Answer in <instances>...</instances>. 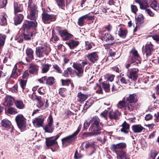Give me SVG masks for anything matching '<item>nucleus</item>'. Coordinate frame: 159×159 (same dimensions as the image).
I'll use <instances>...</instances> for the list:
<instances>
[{"label": "nucleus", "mask_w": 159, "mask_h": 159, "mask_svg": "<svg viewBox=\"0 0 159 159\" xmlns=\"http://www.w3.org/2000/svg\"><path fill=\"white\" fill-rule=\"evenodd\" d=\"M91 124V130L95 133L101 130L103 125L100 122L99 118L97 116L93 117L90 120Z\"/></svg>", "instance_id": "obj_1"}, {"label": "nucleus", "mask_w": 159, "mask_h": 159, "mask_svg": "<svg viewBox=\"0 0 159 159\" xmlns=\"http://www.w3.org/2000/svg\"><path fill=\"white\" fill-rule=\"evenodd\" d=\"M81 127L82 125H80L78 127L77 130L73 134L64 137L61 139L62 143L64 146H66L75 141V136L79 132Z\"/></svg>", "instance_id": "obj_2"}, {"label": "nucleus", "mask_w": 159, "mask_h": 159, "mask_svg": "<svg viewBox=\"0 0 159 159\" xmlns=\"http://www.w3.org/2000/svg\"><path fill=\"white\" fill-rule=\"evenodd\" d=\"M37 25V22L36 21L26 20L23 24L22 29L24 31H26L28 33L29 30L35 29Z\"/></svg>", "instance_id": "obj_3"}, {"label": "nucleus", "mask_w": 159, "mask_h": 159, "mask_svg": "<svg viewBox=\"0 0 159 159\" xmlns=\"http://www.w3.org/2000/svg\"><path fill=\"white\" fill-rule=\"evenodd\" d=\"M87 64V62L85 61L82 62V65L77 63H73V66L77 70L78 72H77L76 74L78 77H80L82 76L84 71L83 68L85 65Z\"/></svg>", "instance_id": "obj_4"}, {"label": "nucleus", "mask_w": 159, "mask_h": 159, "mask_svg": "<svg viewBox=\"0 0 159 159\" xmlns=\"http://www.w3.org/2000/svg\"><path fill=\"white\" fill-rule=\"evenodd\" d=\"M15 120L18 127L20 129L25 127L26 119L22 114H18L16 116Z\"/></svg>", "instance_id": "obj_5"}, {"label": "nucleus", "mask_w": 159, "mask_h": 159, "mask_svg": "<svg viewBox=\"0 0 159 159\" xmlns=\"http://www.w3.org/2000/svg\"><path fill=\"white\" fill-rule=\"evenodd\" d=\"M42 20L44 23H49L56 20L55 16L52 14H49L45 12L42 14Z\"/></svg>", "instance_id": "obj_6"}, {"label": "nucleus", "mask_w": 159, "mask_h": 159, "mask_svg": "<svg viewBox=\"0 0 159 159\" xmlns=\"http://www.w3.org/2000/svg\"><path fill=\"white\" fill-rule=\"evenodd\" d=\"M48 120V124L44 127L43 129L45 132L52 133L54 129V127L52 124L53 120L51 115L49 116Z\"/></svg>", "instance_id": "obj_7"}, {"label": "nucleus", "mask_w": 159, "mask_h": 159, "mask_svg": "<svg viewBox=\"0 0 159 159\" xmlns=\"http://www.w3.org/2000/svg\"><path fill=\"white\" fill-rule=\"evenodd\" d=\"M59 136L57 135L55 136L47 138L46 139V143L48 147H51L57 144L56 140L59 137Z\"/></svg>", "instance_id": "obj_8"}, {"label": "nucleus", "mask_w": 159, "mask_h": 159, "mask_svg": "<svg viewBox=\"0 0 159 159\" xmlns=\"http://www.w3.org/2000/svg\"><path fill=\"white\" fill-rule=\"evenodd\" d=\"M37 7L34 6L33 7L30 8V14L28 16V18L31 20H36L37 18L38 10Z\"/></svg>", "instance_id": "obj_9"}, {"label": "nucleus", "mask_w": 159, "mask_h": 159, "mask_svg": "<svg viewBox=\"0 0 159 159\" xmlns=\"http://www.w3.org/2000/svg\"><path fill=\"white\" fill-rule=\"evenodd\" d=\"M59 33L63 40H68L69 39L71 38L73 36L72 34L67 32L66 30H60L59 31Z\"/></svg>", "instance_id": "obj_10"}, {"label": "nucleus", "mask_w": 159, "mask_h": 159, "mask_svg": "<svg viewBox=\"0 0 159 159\" xmlns=\"http://www.w3.org/2000/svg\"><path fill=\"white\" fill-rule=\"evenodd\" d=\"M14 101L13 97L9 95H7L4 98L3 104L5 106H11L13 105Z\"/></svg>", "instance_id": "obj_11"}, {"label": "nucleus", "mask_w": 159, "mask_h": 159, "mask_svg": "<svg viewBox=\"0 0 159 159\" xmlns=\"http://www.w3.org/2000/svg\"><path fill=\"white\" fill-rule=\"evenodd\" d=\"M29 68L30 69L29 70L30 73L34 75L37 74L39 68V66L31 63L29 65Z\"/></svg>", "instance_id": "obj_12"}, {"label": "nucleus", "mask_w": 159, "mask_h": 159, "mask_svg": "<svg viewBox=\"0 0 159 159\" xmlns=\"http://www.w3.org/2000/svg\"><path fill=\"white\" fill-rule=\"evenodd\" d=\"M43 121V118L37 117L33 120L32 122L35 127H39L42 126Z\"/></svg>", "instance_id": "obj_13"}, {"label": "nucleus", "mask_w": 159, "mask_h": 159, "mask_svg": "<svg viewBox=\"0 0 159 159\" xmlns=\"http://www.w3.org/2000/svg\"><path fill=\"white\" fill-rule=\"evenodd\" d=\"M21 74L20 70L17 68V64H16L13 69L12 73L10 76V78L11 77L15 78L20 75Z\"/></svg>", "instance_id": "obj_14"}, {"label": "nucleus", "mask_w": 159, "mask_h": 159, "mask_svg": "<svg viewBox=\"0 0 159 159\" xmlns=\"http://www.w3.org/2000/svg\"><path fill=\"white\" fill-rule=\"evenodd\" d=\"M120 115V113L117 110L111 111L108 114V116L111 120L117 119Z\"/></svg>", "instance_id": "obj_15"}, {"label": "nucleus", "mask_w": 159, "mask_h": 159, "mask_svg": "<svg viewBox=\"0 0 159 159\" xmlns=\"http://www.w3.org/2000/svg\"><path fill=\"white\" fill-rule=\"evenodd\" d=\"M14 18V24L16 25L20 24L22 21L24 16L22 14H15Z\"/></svg>", "instance_id": "obj_16"}, {"label": "nucleus", "mask_w": 159, "mask_h": 159, "mask_svg": "<svg viewBox=\"0 0 159 159\" xmlns=\"http://www.w3.org/2000/svg\"><path fill=\"white\" fill-rule=\"evenodd\" d=\"M132 129L134 133H139L141 132L145 128L141 125H135L132 127Z\"/></svg>", "instance_id": "obj_17"}, {"label": "nucleus", "mask_w": 159, "mask_h": 159, "mask_svg": "<svg viewBox=\"0 0 159 159\" xmlns=\"http://www.w3.org/2000/svg\"><path fill=\"white\" fill-rule=\"evenodd\" d=\"M88 59L91 62H94L98 58V55L96 52L89 54L87 56Z\"/></svg>", "instance_id": "obj_18"}, {"label": "nucleus", "mask_w": 159, "mask_h": 159, "mask_svg": "<svg viewBox=\"0 0 159 159\" xmlns=\"http://www.w3.org/2000/svg\"><path fill=\"white\" fill-rule=\"evenodd\" d=\"M138 69H135L134 70L130 72L128 76L129 78L133 80H136L138 76Z\"/></svg>", "instance_id": "obj_19"}, {"label": "nucleus", "mask_w": 159, "mask_h": 159, "mask_svg": "<svg viewBox=\"0 0 159 159\" xmlns=\"http://www.w3.org/2000/svg\"><path fill=\"white\" fill-rule=\"evenodd\" d=\"M14 9L15 14L21 12L22 11V5L19 3L15 2L14 3Z\"/></svg>", "instance_id": "obj_20"}, {"label": "nucleus", "mask_w": 159, "mask_h": 159, "mask_svg": "<svg viewBox=\"0 0 159 159\" xmlns=\"http://www.w3.org/2000/svg\"><path fill=\"white\" fill-rule=\"evenodd\" d=\"M102 39L106 41H112L114 40L113 37L110 34L106 33L102 37Z\"/></svg>", "instance_id": "obj_21"}, {"label": "nucleus", "mask_w": 159, "mask_h": 159, "mask_svg": "<svg viewBox=\"0 0 159 159\" xmlns=\"http://www.w3.org/2000/svg\"><path fill=\"white\" fill-rule=\"evenodd\" d=\"M137 97L135 94H130L129 96L127 98V102H135L137 101Z\"/></svg>", "instance_id": "obj_22"}, {"label": "nucleus", "mask_w": 159, "mask_h": 159, "mask_svg": "<svg viewBox=\"0 0 159 159\" xmlns=\"http://www.w3.org/2000/svg\"><path fill=\"white\" fill-rule=\"evenodd\" d=\"M128 33V31L127 30L125 29H123L122 28H120L119 29L118 31V35L121 37L125 38Z\"/></svg>", "instance_id": "obj_23"}, {"label": "nucleus", "mask_w": 159, "mask_h": 159, "mask_svg": "<svg viewBox=\"0 0 159 159\" xmlns=\"http://www.w3.org/2000/svg\"><path fill=\"white\" fill-rule=\"evenodd\" d=\"M88 17L87 15H85L80 17L78 20V25L80 26H83Z\"/></svg>", "instance_id": "obj_24"}, {"label": "nucleus", "mask_w": 159, "mask_h": 159, "mask_svg": "<svg viewBox=\"0 0 159 159\" xmlns=\"http://www.w3.org/2000/svg\"><path fill=\"white\" fill-rule=\"evenodd\" d=\"M134 102L127 103L125 106V109L129 111H131L135 108L136 104Z\"/></svg>", "instance_id": "obj_25"}, {"label": "nucleus", "mask_w": 159, "mask_h": 159, "mask_svg": "<svg viewBox=\"0 0 159 159\" xmlns=\"http://www.w3.org/2000/svg\"><path fill=\"white\" fill-rule=\"evenodd\" d=\"M136 24L137 25L140 26L144 22V17L143 15L140 14L137 17L136 19Z\"/></svg>", "instance_id": "obj_26"}, {"label": "nucleus", "mask_w": 159, "mask_h": 159, "mask_svg": "<svg viewBox=\"0 0 159 159\" xmlns=\"http://www.w3.org/2000/svg\"><path fill=\"white\" fill-rule=\"evenodd\" d=\"M79 44V42L74 40H70L67 43L68 45L71 49H73L77 47Z\"/></svg>", "instance_id": "obj_27"}, {"label": "nucleus", "mask_w": 159, "mask_h": 159, "mask_svg": "<svg viewBox=\"0 0 159 159\" xmlns=\"http://www.w3.org/2000/svg\"><path fill=\"white\" fill-rule=\"evenodd\" d=\"M7 15L5 14L2 15L0 16L1 21L0 24L2 26H5L7 25Z\"/></svg>", "instance_id": "obj_28"}, {"label": "nucleus", "mask_w": 159, "mask_h": 159, "mask_svg": "<svg viewBox=\"0 0 159 159\" xmlns=\"http://www.w3.org/2000/svg\"><path fill=\"white\" fill-rule=\"evenodd\" d=\"M73 75V71L71 67L68 68L67 69L65 70L63 75L66 77H68L70 75L72 77Z\"/></svg>", "instance_id": "obj_29"}, {"label": "nucleus", "mask_w": 159, "mask_h": 159, "mask_svg": "<svg viewBox=\"0 0 159 159\" xmlns=\"http://www.w3.org/2000/svg\"><path fill=\"white\" fill-rule=\"evenodd\" d=\"M130 54L131 55V60L133 62L135 61L136 58L139 57V55L137 50H131Z\"/></svg>", "instance_id": "obj_30"}, {"label": "nucleus", "mask_w": 159, "mask_h": 159, "mask_svg": "<svg viewBox=\"0 0 159 159\" xmlns=\"http://www.w3.org/2000/svg\"><path fill=\"white\" fill-rule=\"evenodd\" d=\"M112 151L114 152L116 154L119 153L121 150L118 143L117 144H113L110 147Z\"/></svg>", "instance_id": "obj_31"}, {"label": "nucleus", "mask_w": 159, "mask_h": 159, "mask_svg": "<svg viewBox=\"0 0 159 159\" xmlns=\"http://www.w3.org/2000/svg\"><path fill=\"white\" fill-rule=\"evenodd\" d=\"M1 125L4 127L8 128L11 125V123L8 120L5 119L2 120Z\"/></svg>", "instance_id": "obj_32"}, {"label": "nucleus", "mask_w": 159, "mask_h": 159, "mask_svg": "<svg viewBox=\"0 0 159 159\" xmlns=\"http://www.w3.org/2000/svg\"><path fill=\"white\" fill-rule=\"evenodd\" d=\"M78 96L79 99V102L82 103L85 100L88 98V96L87 95L82 93H79Z\"/></svg>", "instance_id": "obj_33"}, {"label": "nucleus", "mask_w": 159, "mask_h": 159, "mask_svg": "<svg viewBox=\"0 0 159 159\" xmlns=\"http://www.w3.org/2000/svg\"><path fill=\"white\" fill-rule=\"evenodd\" d=\"M94 90L96 93L98 94H102V89L100 85L98 84H95L93 88Z\"/></svg>", "instance_id": "obj_34"}, {"label": "nucleus", "mask_w": 159, "mask_h": 159, "mask_svg": "<svg viewBox=\"0 0 159 159\" xmlns=\"http://www.w3.org/2000/svg\"><path fill=\"white\" fill-rule=\"evenodd\" d=\"M117 155L118 159H128L126 153L122 151H120Z\"/></svg>", "instance_id": "obj_35"}, {"label": "nucleus", "mask_w": 159, "mask_h": 159, "mask_svg": "<svg viewBox=\"0 0 159 159\" xmlns=\"http://www.w3.org/2000/svg\"><path fill=\"white\" fill-rule=\"evenodd\" d=\"M59 8L64 10L65 7V0H55Z\"/></svg>", "instance_id": "obj_36"}, {"label": "nucleus", "mask_w": 159, "mask_h": 159, "mask_svg": "<svg viewBox=\"0 0 159 159\" xmlns=\"http://www.w3.org/2000/svg\"><path fill=\"white\" fill-rule=\"evenodd\" d=\"M138 3L139 4L140 8L141 9L146 10V9H147V8L149 7L147 2L145 1H142L141 2L140 1Z\"/></svg>", "instance_id": "obj_37"}, {"label": "nucleus", "mask_w": 159, "mask_h": 159, "mask_svg": "<svg viewBox=\"0 0 159 159\" xmlns=\"http://www.w3.org/2000/svg\"><path fill=\"white\" fill-rule=\"evenodd\" d=\"M14 103L16 107L19 109H22L25 107V105L21 101L16 100Z\"/></svg>", "instance_id": "obj_38"}, {"label": "nucleus", "mask_w": 159, "mask_h": 159, "mask_svg": "<svg viewBox=\"0 0 159 159\" xmlns=\"http://www.w3.org/2000/svg\"><path fill=\"white\" fill-rule=\"evenodd\" d=\"M122 128L121 129V132H123L125 133H128L127 130L129 129V124H127L125 121L124 122L122 125Z\"/></svg>", "instance_id": "obj_39"}, {"label": "nucleus", "mask_w": 159, "mask_h": 159, "mask_svg": "<svg viewBox=\"0 0 159 159\" xmlns=\"http://www.w3.org/2000/svg\"><path fill=\"white\" fill-rule=\"evenodd\" d=\"M6 38L5 35L0 34V49L3 46Z\"/></svg>", "instance_id": "obj_40"}, {"label": "nucleus", "mask_w": 159, "mask_h": 159, "mask_svg": "<svg viewBox=\"0 0 159 159\" xmlns=\"http://www.w3.org/2000/svg\"><path fill=\"white\" fill-rule=\"evenodd\" d=\"M7 112L11 115H15L18 113L17 111L15 108L10 107L7 110Z\"/></svg>", "instance_id": "obj_41"}, {"label": "nucleus", "mask_w": 159, "mask_h": 159, "mask_svg": "<svg viewBox=\"0 0 159 159\" xmlns=\"http://www.w3.org/2000/svg\"><path fill=\"white\" fill-rule=\"evenodd\" d=\"M32 35V34L31 33L28 31V33H27L26 31H24L23 33V37L24 39L25 40H30L31 39V38Z\"/></svg>", "instance_id": "obj_42"}, {"label": "nucleus", "mask_w": 159, "mask_h": 159, "mask_svg": "<svg viewBox=\"0 0 159 159\" xmlns=\"http://www.w3.org/2000/svg\"><path fill=\"white\" fill-rule=\"evenodd\" d=\"M118 83L120 84L125 85L127 83V81L124 77L120 76H119Z\"/></svg>", "instance_id": "obj_43"}, {"label": "nucleus", "mask_w": 159, "mask_h": 159, "mask_svg": "<svg viewBox=\"0 0 159 159\" xmlns=\"http://www.w3.org/2000/svg\"><path fill=\"white\" fill-rule=\"evenodd\" d=\"M150 6L151 7L155 10L157 11L159 9V5L156 1H153Z\"/></svg>", "instance_id": "obj_44"}, {"label": "nucleus", "mask_w": 159, "mask_h": 159, "mask_svg": "<svg viewBox=\"0 0 159 159\" xmlns=\"http://www.w3.org/2000/svg\"><path fill=\"white\" fill-rule=\"evenodd\" d=\"M102 85L104 89L106 92H107L110 90V85L108 81L103 82Z\"/></svg>", "instance_id": "obj_45"}, {"label": "nucleus", "mask_w": 159, "mask_h": 159, "mask_svg": "<svg viewBox=\"0 0 159 159\" xmlns=\"http://www.w3.org/2000/svg\"><path fill=\"white\" fill-rule=\"evenodd\" d=\"M84 144H85L84 147L86 148H88L90 146H92L94 148L95 146L94 142L89 143L88 141H86L85 143H83L82 144V145Z\"/></svg>", "instance_id": "obj_46"}, {"label": "nucleus", "mask_w": 159, "mask_h": 159, "mask_svg": "<svg viewBox=\"0 0 159 159\" xmlns=\"http://www.w3.org/2000/svg\"><path fill=\"white\" fill-rule=\"evenodd\" d=\"M93 102L91 99H89L85 103L84 105V109H86L90 107L92 104Z\"/></svg>", "instance_id": "obj_47"}, {"label": "nucleus", "mask_w": 159, "mask_h": 159, "mask_svg": "<svg viewBox=\"0 0 159 159\" xmlns=\"http://www.w3.org/2000/svg\"><path fill=\"white\" fill-rule=\"evenodd\" d=\"M26 53L30 60H32L33 57V50H26Z\"/></svg>", "instance_id": "obj_48"}, {"label": "nucleus", "mask_w": 159, "mask_h": 159, "mask_svg": "<svg viewBox=\"0 0 159 159\" xmlns=\"http://www.w3.org/2000/svg\"><path fill=\"white\" fill-rule=\"evenodd\" d=\"M50 65L46 64L43 65L42 69V72L43 73L47 72L49 69Z\"/></svg>", "instance_id": "obj_49"}, {"label": "nucleus", "mask_w": 159, "mask_h": 159, "mask_svg": "<svg viewBox=\"0 0 159 159\" xmlns=\"http://www.w3.org/2000/svg\"><path fill=\"white\" fill-rule=\"evenodd\" d=\"M158 154V152L154 150H151L150 156V159H155Z\"/></svg>", "instance_id": "obj_50"}, {"label": "nucleus", "mask_w": 159, "mask_h": 159, "mask_svg": "<svg viewBox=\"0 0 159 159\" xmlns=\"http://www.w3.org/2000/svg\"><path fill=\"white\" fill-rule=\"evenodd\" d=\"M54 82V78L52 77H49L46 79V83L49 85L52 84Z\"/></svg>", "instance_id": "obj_51"}, {"label": "nucleus", "mask_w": 159, "mask_h": 159, "mask_svg": "<svg viewBox=\"0 0 159 159\" xmlns=\"http://www.w3.org/2000/svg\"><path fill=\"white\" fill-rule=\"evenodd\" d=\"M126 103H127L124 101H120L117 104V107L120 108L124 107L125 109V106H126Z\"/></svg>", "instance_id": "obj_52"}, {"label": "nucleus", "mask_w": 159, "mask_h": 159, "mask_svg": "<svg viewBox=\"0 0 159 159\" xmlns=\"http://www.w3.org/2000/svg\"><path fill=\"white\" fill-rule=\"evenodd\" d=\"M26 80H24L22 79H21L20 80V86L23 89H25L26 86Z\"/></svg>", "instance_id": "obj_53"}, {"label": "nucleus", "mask_w": 159, "mask_h": 159, "mask_svg": "<svg viewBox=\"0 0 159 159\" xmlns=\"http://www.w3.org/2000/svg\"><path fill=\"white\" fill-rule=\"evenodd\" d=\"M107 139L106 136H103L102 137H98L97 139L98 141H100L102 143H104L105 142Z\"/></svg>", "instance_id": "obj_54"}, {"label": "nucleus", "mask_w": 159, "mask_h": 159, "mask_svg": "<svg viewBox=\"0 0 159 159\" xmlns=\"http://www.w3.org/2000/svg\"><path fill=\"white\" fill-rule=\"evenodd\" d=\"M154 49L153 46L150 42H148L146 44L145 50H153Z\"/></svg>", "instance_id": "obj_55"}, {"label": "nucleus", "mask_w": 159, "mask_h": 159, "mask_svg": "<svg viewBox=\"0 0 159 159\" xmlns=\"http://www.w3.org/2000/svg\"><path fill=\"white\" fill-rule=\"evenodd\" d=\"M36 53L38 57H40L43 56L44 52L43 50H36Z\"/></svg>", "instance_id": "obj_56"}, {"label": "nucleus", "mask_w": 159, "mask_h": 159, "mask_svg": "<svg viewBox=\"0 0 159 159\" xmlns=\"http://www.w3.org/2000/svg\"><path fill=\"white\" fill-rule=\"evenodd\" d=\"M7 0H0V7L3 8L6 7L7 4Z\"/></svg>", "instance_id": "obj_57"}, {"label": "nucleus", "mask_w": 159, "mask_h": 159, "mask_svg": "<svg viewBox=\"0 0 159 159\" xmlns=\"http://www.w3.org/2000/svg\"><path fill=\"white\" fill-rule=\"evenodd\" d=\"M59 39L58 38L55 34H52V36L51 39L50 40L53 42L55 43Z\"/></svg>", "instance_id": "obj_58"}, {"label": "nucleus", "mask_w": 159, "mask_h": 159, "mask_svg": "<svg viewBox=\"0 0 159 159\" xmlns=\"http://www.w3.org/2000/svg\"><path fill=\"white\" fill-rule=\"evenodd\" d=\"M118 144L121 150L125 149L126 147V143L124 142L118 143Z\"/></svg>", "instance_id": "obj_59"}, {"label": "nucleus", "mask_w": 159, "mask_h": 159, "mask_svg": "<svg viewBox=\"0 0 159 159\" xmlns=\"http://www.w3.org/2000/svg\"><path fill=\"white\" fill-rule=\"evenodd\" d=\"M53 67L56 70L57 72L60 73H62L61 70H60L59 66L57 65L54 64L53 65Z\"/></svg>", "instance_id": "obj_60"}, {"label": "nucleus", "mask_w": 159, "mask_h": 159, "mask_svg": "<svg viewBox=\"0 0 159 159\" xmlns=\"http://www.w3.org/2000/svg\"><path fill=\"white\" fill-rule=\"evenodd\" d=\"M85 48L86 50H89L91 49L92 48V46L91 43L89 42H85Z\"/></svg>", "instance_id": "obj_61"}, {"label": "nucleus", "mask_w": 159, "mask_h": 159, "mask_svg": "<svg viewBox=\"0 0 159 159\" xmlns=\"http://www.w3.org/2000/svg\"><path fill=\"white\" fill-rule=\"evenodd\" d=\"M131 9L132 11L135 14L138 11L137 7L134 5H131Z\"/></svg>", "instance_id": "obj_62"}, {"label": "nucleus", "mask_w": 159, "mask_h": 159, "mask_svg": "<svg viewBox=\"0 0 159 159\" xmlns=\"http://www.w3.org/2000/svg\"><path fill=\"white\" fill-rule=\"evenodd\" d=\"M29 71L27 70L25 71L23 75V78L24 79L28 77L29 76Z\"/></svg>", "instance_id": "obj_63"}, {"label": "nucleus", "mask_w": 159, "mask_h": 159, "mask_svg": "<svg viewBox=\"0 0 159 159\" xmlns=\"http://www.w3.org/2000/svg\"><path fill=\"white\" fill-rule=\"evenodd\" d=\"M11 91L12 92L16 93L18 91V86L16 84L11 88Z\"/></svg>", "instance_id": "obj_64"}]
</instances>
